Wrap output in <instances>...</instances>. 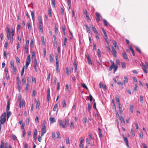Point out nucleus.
Returning <instances> with one entry per match:
<instances>
[{
	"instance_id": "obj_1",
	"label": "nucleus",
	"mask_w": 148,
	"mask_h": 148,
	"mask_svg": "<svg viewBox=\"0 0 148 148\" xmlns=\"http://www.w3.org/2000/svg\"><path fill=\"white\" fill-rule=\"evenodd\" d=\"M58 121L59 123L60 127H61L63 128H65L66 127L68 126L69 124V120L67 119H64L65 123L64 124L63 123V121L62 120H59Z\"/></svg>"
},
{
	"instance_id": "obj_2",
	"label": "nucleus",
	"mask_w": 148,
	"mask_h": 148,
	"mask_svg": "<svg viewBox=\"0 0 148 148\" xmlns=\"http://www.w3.org/2000/svg\"><path fill=\"white\" fill-rule=\"evenodd\" d=\"M6 121V113H3L0 119V122L1 124L4 123Z\"/></svg>"
},
{
	"instance_id": "obj_3",
	"label": "nucleus",
	"mask_w": 148,
	"mask_h": 148,
	"mask_svg": "<svg viewBox=\"0 0 148 148\" xmlns=\"http://www.w3.org/2000/svg\"><path fill=\"white\" fill-rule=\"evenodd\" d=\"M30 55H29L27 56V58L26 61V64L25 66V68L26 69H27L29 65L30 64Z\"/></svg>"
},
{
	"instance_id": "obj_4",
	"label": "nucleus",
	"mask_w": 148,
	"mask_h": 148,
	"mask_svg": "<svg viewBox=\"0 0 148 148\" xmlns=\"http://www.w3.org/2000/svg\"><path fill=\"white\" fill-rule=\"evenodd\" d=\"M112 53L114 57L116 58L117 57L116 53L117 52L113 46L112 47Z\"/></svg>"
},
{
	"instance_id": "obj_5",
	"label": "nucleus",
	"mask_w": 148,
	"mask_h": 148,
	"mask_svg": "<svg viewBox=\"0 0 148 148\" xmlns=\"http://www.w3.org/2000/svg\"><path fill=\"white\" fill-rule=\"evenodd\" d=\"M46 127L44 126V127H42L41 130V136H42L44 134L46 133Z\"/></svg>"
},
{
	"instance_id": "obj_6",
	"label": "nucleus",
	"mask_w": 148,
	"mask_h": 148,
	"mask_svg": "<svg viewBox=\"0 0 148 148\" xmlns=\"http://www.w3.org/2000/svg\"><path fill=\"white\" fill-rule=\"evenodd\" d=\"M84 13L85 14L86 16V17L87 18V20L88 21H90V18L89 17L88 15V14L87 13V11L86 10H84Z\"/></svg>"
},
{
	"instance_id": "obj_7",
	"label": "nucleus",
	"mask_w": 148,
	"mask_h": 148,
	"mask_svg": "<svg viewBox=\"0 0 148 148\" xmlns=\"http://www.w3.org/2000/svg\"><path fill=\"white\" fill-rule=\"evenodd\" d=\"M90 27L91 28L92 30L94 32L97 34V35H99V33L97 31L96 28H95V27L94 26H91Z\"/></svg>"
},
{
	"instance_id": "obj_8",
	"label": "nucleus",
	"mask_w": 148,
	"mask_h": 148,
	"mask_svg": "<svg viewBox=\"0 0 148 148\" xmlns=\"http://www.w3.org/2000/svg\"><path fill=\"white\" fill-rule=\"evenodd\" d=\"M96 20L97 22H99L100 20V17L101 16L100 14L96 12Z\"/></svg>"
},
{
	"instance_id": "obj_9",
	"label": "nucleus",
	"mask_w": 148,
	"mask_h": 148,
	"mask_svg": "<svg viewBox=\"0 0 148 148\" xmlns=\"http://www.w3.org/2000/svg\"><path fill=\"white\" fill-rule=\"evenodd\" d=\"M142 69L144 71V72L145 73H147V71L146 69V66L143 63H142Z\"/></svg>"
},
{
	"instance_id": "obj_10",
	"label": "nucleus",
	"mask_w": 148,
	"mask_h": 148,
	"mask_svg": "<svg viewBox=\"0 0 148 148\" xmlns=\"http://www.w3.org/2000/svg\"><path fill=\"white\" fill-rule=\"evenodd\" d=\"M7 34L8 39L9 40L10 37V29L8 26V25L7 26Z\"/></svg>"
},
{
	"instance_id": "obj_11",
	"label": "nucleus",
	"mask_w": 148,
	"mask_h": 148,
	"mask_svg": "<svg viewBox=\"0 0 148 148\" xmlns=\"http://www.w3.org/2000/svg\"><path fill=\"white\" fill-rule=\"evenodd\" d=\"M122 55L124 59H125L127 61H129V60L128 58L127 55L125 52L122 53Z\"/></svg>"
},
{
	"instance_id": "obj_12",
	"label": "nucleus",
	"mask_w": 148,
	"mask_h": 148,
	"mask_svg": "<svg viewBox=\"0 0 148 148\" xmlns=\"http://www.w3.org/2000/svg\"><path fill=\"white\" fill-rule=\"evenodd\" d=\"M110 62H111V64L110 66V68L109 69L110 71H111V70H112L113 69V67L114 66V63L113 61L111 60Z\"/></svg>"
},
{
	"instance_id": "obj_13",
	"label": "nucleus",
	"mask_w": 148,
	"mask_h": 148,
	"mask_svg": "<svg viewBox=\"0 0 148 148\" xmlns=\"http://www.w3.org/2000/svg\"><path fill=\"white\" fill-rule=\"evenodd\" d=\"M19 106L20 108L21 107H25V105L24 101H22V103L21 102V101H20L19 103Z\"/></svg>"
},
{
	"instance_id": "obj_14",
	"label": "nucleus",
	"mask_w": 148,
	"mask_h": 148,
	"mask_svg": "<svg viewBox=\"0 0 148 148\" xmlns=\"http://www.w3.org/2000/svg\"><path fill=\"white\" fill-rule=\"evenodd\" d=\"M123 138L126 146L128 147H129L128 141L127 140V138L126 137H123Z\"/></svg>"
},
{
	"instance_id": "obj_15",
	"label": "nucleus",
	"mask_w": 148,
	"mask_h": 148,
	"mask_svg": "<svg viewBox=\"0 0 148 148\" xmlns=\"http://www.w3.org/2000/svg\"><path fill=\"white\" fill-rule=\"evenodd\" d=\"M67 39L66 38H65L64 39L63 42V46L65 47H66V43L67 42Z\"/></svg>"
},
{
	"instance_id": "obj_16",
	"label": "nucleus",
	"mask_w": 148,
	"mask_h": 148,
	"mask_svg": "<svg viewBox=\"0 0 148 148\" xmlns=\"http://www.w3.org/2000/svg\"><path fill=\"white\" fill-rule=\"evenodd\" d=\"M85 25L87 31L89 33H91V31L89 27L86 24Z\"/></svg>"
},
{
	"instance_id": "obj_17",
	"label": "nucleus",
	"mask_w": 148,
	"mask_h": 148,
	"mask_svg": "<svg viewBox=\"0 0 148 148\" xmlns=\"http://www.w3.org/2000/svg\"><path fill=\"white\" fill-rule=\"evenodd\" d=\"M86 58H87V60L88 61V63L90 64H92V62L89 58V56H86Z\"/></svg>"
},
{
	"instance_id": "obj_18",
	"label": "nucleus",
	"mask_w": 148,
	"mask_h": 148,
	"mask_svg": "<svg viewBox=\"0 0 148 148\" xmlns=\"http://www.w3.org/2000/svg\"><path fill=\"white\" fill-rule=\"evenodd\" d=\"M31 16L32 17V19L33 20V22H34L35 21L34 19V13L33 11H31Z\"/></svg>"
},
{
	"instance_id": "obj_19",
	"label": "nucleus",
	"mask_w": 148,
	"mask_h": 148,
	"mask_svg": "<svg viewBox=\"0 0 148 148\" xmlns=\"http://www.w3.org/2000/svg\"><path fill=\"white\" fill-rule=\"evenodd\" d=\"M52 54H51L50 55V62L51 63H53V58L52 56Z\"/></svg>"
},
{
	"instance_id": "obj_20",
	"label": "nucleus",
	"mask_w": 148,
	"mask_h": 148,
	"mask_svg": "<svg viewBox=\"0 0 148 148\" xmlns=\"http://www.w3.org/2000/svg\"><path fill=\"white\" fill-rule=\"evenodd\" d=\"M124 79L123 80V83L124 84H125L126 83L128 82V78L126 76L124 77Z\"/></svg>"
},
{
	"instance_id": "obj_21",
	"label": "nucleus",
	"mask_w": 148,
	"mask_h": 148,
	"mask_svg": "<svg viewBox=\"0 0 148 148\" xmlns=\"http://www.w3.org/2000/svg\"><path fill=\"white\" fill-rule=\"evenodd\" d=\"M120 118L122 123L124 124L125 123V121L123 117L122 116H121L120 117Z\"/></svg>"
},
{
	"instance_id": "obj_22",
	"label": "nucleus",
	"mask_w": 148,
	"mask_h": 148,
	"mask_svg": "<svg viewBox=\"0 0 148 148\" xmlns=\"http://www.w3.org/2000/svg\"><path fill=\"white\" fill-rule=\"evenodd\" d=\"M27 24L28 26V28L29 31H30L32 29V26L29 22L27 23Z\"/></svg>"
},
{
	"instance_id": "obj_23",
	"label": "nucleus",
	"mask_w": 148,
	"mask_h": 148,
	"mask_svg": "<svg viewBox=\"0 0 148 148\" xmlns=\"http://www.w3.org/2000/svg\"><path fill=\"white\" fill-rule=\"evenodd\" d=\"M10 108V101H8L7 102V105L6 108L7 111H8Z\"/></svg>"
},
{
	"instance_id": "obj_24",
	"label": "nucleus",
	"mask_w": 148,
	"mask_h": 148,
	"mask_svg": "<svg viewBox=\"0 0 148 148\" xmlns=\"http://www.w3.org/2000/svg\"><path fill=\"white\" fill-rule=\"evenodd\" d=\"M38 21L39 24H43L42 22V17L41 16H39L38 17Z\"/></svg>"
},
{
	"instance_id": "obj_25",
	"label": "nucleus",
	"mask_w": 148,
	"mask_h": 148,
	"mask_svg": "<svg viewBox=\"0 0 148 148\" xmlns=\"http://www.w3.org/2000/svg\"><path fill=\"white\" fill-rule=\"evenodd\" d=\"M50 123H53L56 122L55 119L52 117H51L49 119Z\"/></svg>"
},
{
	"instance_id": "obj_26",
	"label": "nucleus",
	"mask_w": 148,
	"mask_h": 148,
	"mask_svg": "<svg viewBox=\"0 0 148 148\" xmlns=\"http://www.w3.org/2000/svg\"><path fill=\"white\" fill-rule=\"evenodd\" d=\"M62 103L63 107L64 108H66V101L65 100H63L62 101Z\"/></svg>"
},
{
	"instance_id": "obj_27",
	"label": "nucleus",
	"mask_w": 148,
	"mask_h": 148,
	"mask_svg": "<svg viewBox=\"0 0 148 148\" xmlns=\"http://www.w3.org/2000/svg\"><path fill=\"white\" fill-rule=\"evenodd\" d=\"M55 0H52V7L54 8L55 7Z\"/></svg>"
},
{
	"instance_id": "obj_28",
	"label": "nucleus",
	"mask_w": 148,
	"mask_h": 148,
	"mask_svg": "<svg viewBox=\"0 0 148 148\" xmlns=\"http://www.w3.org/2000/svg\"><path fill=\"white\" fill-rule=\"evenodd\" d=\"M68 6L69 7V9L71 8V0H67Z\"/></svg>"
},
{
	"instance_id": "obj_29",
	"label": "nucleus",
	"mask_w": 148,
	"mask_h": 148,
	"mask_svg": "<svg viewBox=\"0 0 148 148\" xmlns=\"http://www.w3.org/2000/svg\"><path fill=\"white\" fill-rule=\"evenodd\" d=\"M97 54L99 57L100 58L101 57V52L99 49H98L97 52Z\"/></svg>"
},
{
	"instance_id": "obj_30",
	"label": "nucleus",
	"mask_w": 148,
	"mask_h": 148,
	"mask_svg": "<svg viewBox=\"0 0 148 148\" xmlns=\"http://www.w3.org/2000/svg\"><path fill=\"white\" fill-rule=\"evenodd\" d=\"M113 68L114 69V73H115V71L118 69V66L117 65H114Z\"/></svg>"
},
{
	"instance_id": "obj_31",
	"label": "nucleus",
	"mask_w": 148,
	"mask_h": 148,
	"mask_svg": "<svg viewBox=\"0 0 148 148\" xmlns=\"http://www.w3.org/2000/svg\"><path fill=\"white\" fill-rule=\"evenodd\" d=\"M10 67L11 68H13L14 67V62L12 61H11L10 62Z\"/></svg>"
},
{
	"instance_id": "obj_32",
	"label": "nucleus",
	"mask_w": 148,
	"mask_h": 148,
	"mask_svg": "<svg viewBox=\"0 0 148 148\" xmlns=\"http://www.w3.org/2000/svg\"><path fill=\"white\" fill-rule=\"evenodd\" d=\"M62 31L64 34V35H65V28L64 26H63L62 27Z\"/></svg>"
},
{
	"instance_id": "obj_33",
	"label": "nucleus",
	"mask_w": 148,
	"mask_h": 148,
	"mask_svg": "<svg viewBox=\"0 0 148 148\" xmlns=\"http://www.w3.org/2000/svg\"><path fill=\"white\" fill-rule=\"evenodd\" d=\"M130 49L131 51H132V54L133 56H135V54L134 53V51L133 49H132V47L131 46H130Z\"/></svg>"
},
{
	"instance_id": "obj_34",
	"label": "nucleus",
	"mask_w": 148,
	"mask_h": 148,
	"mask_svg": "<svg viewBox=\"0 0 148 148\" xmlns=\"http://www.w3.org/2000/svg\"><path fill=\"white\" fill-rule=\"evenodd\" d=\"M57 134V139L60 138V134L59 132H56Z\"/></svg>"
},
{
	"instance_id": "obj_35",
	"label": "nucleus",
	"mask_w": 148,
	"mask_h": 148,
	"mask_svg": "<svg viewBox=\"0 0 148 148\" xmlns=\"http://www.w3.org/2000/svg\"><path fill=\"white\" fill-rule=\"evenodd\" d=\"M7 119L10 117V116L11 115V112H8L7 111Z\"/></svg>"
},
{
	"instance_id": "obj_36",
	"label": "nucleus",
	"mask_w": 148,
	"mask_h": 148,
	"mask_svg": "<svg viewBox=\"0 0 148 148\" xmlns=\"http://www.w3.org/2000/svg\"><path fill=\"white\" fill-rule=\"evenodd\" d=\"M113 44L115 48L117 47L118 48V47L117 46V43L115 41H114Z\"/></svg>"
},
{
	"instance_id": "obj_37",
	"label": "nucleus",
	"mask_w": 148,
	"mask_h": 148,
	"mask_svg": "<svg viewBox=\"0 0 148 148\" xmlns=\"http://www.w3.org/2000/svg\"><path fill=\"white\" fill-rule=\"evenodd\" d=\"M4 143L3 140H1V145H0V148H4Z\"/></svg>"
},
{
	"instance_id": "obj_38",
	"label": "nucleus",
	"mask_w": 148,
	"mask_h": 148,
	"mask_svg": "<svg viewBox=\"0 0 148 148\" xmlns=\"http://www.w3.org/2000/svg\"><path fill=\"white\" fill-rule=\"evenodd\" d=\"M40 103L38 101H37L36 104V109H37L39 108V107L40 106Z\"/></svg>"
},
{
	"instance_id": "obj_39",
	"label": "nucleus",
	"mask_w": 148,
	"mask_h": 148,
	"mask_svg": "<svg viewBox=\"0 0 148 148\" xmlns=\"http://www.w3.org/2000/svg\"><path fill=\"white\" fill-rule=\"evenodd\" d=\"M4 71L5 74L7 75L8 73V68L7 67H5L4 69Z\"/></svg>"
},
{
	"instance_id": "obj_40",
	"label": "nucleus",
	"mask_w": 148,
	"mask_h": 148,
	"mask_svg": "<svg viewBox=\"0 0 148 148\" xmlns=\"http://www.w3.org/2000/svg\"><path fill=\"white\" fill-rule=\"evenodd\" d=\"M25 67V66H24L23 68V69L21 71V76H22L23 74V73H24V71Z\"/></svg>"
},
{
	"instance_id": "obj_41",
	"label": "nucleus",
	"mask_w": 148,
	"mask_h": 148,
	"mask_svg": "<svg viewBox=\"0 0 148 148\" xmlns=\"http://www.w3.org/2000/svg\"><path fill=\"white\" fill-rule=\"evenodd\" d=\"M121 65L123 69H125L126 68V65L125 64L124 62H122Z\"/></svg>"
},
{
	"instance_id": "obj_42",
	"label": "nucleus",
	"mask_w": 148,
	"mask_h": 148,
	"mask_svg": "<svg viewBox=\"0 0 148 148\" xmlns=\"http://www.w3.org/2000/svg\"><path fill=\"white\" fill-rule=\"evenodd\" d=\"M81 85L83 87L85 88L88 90V88L86 86V85L85 84H84V83L82 84H81Z\"/></svg>"
},
{
	"instance_id": "obj_43",
	"label": "nucleus",
	"mask_w": 148,
	"mask_h": 148,
	"mask_svg": "<svg viewBox=\"0 0 148 148\" xmlns=\"http://www.w3.org/2000/svg\"><path fill=\"white\" fill-rule=\"evenodd\" d=\"M115 98L117 102H120L119 97L118 95H116Z\"/></svg>"
},
{
	"instance_id": "obj_44",
	"label": "nucleus",
	"mask_w": 148,
	"mask_h": 148,
	"mask_svg": "<svg viewBox=\"0 0 148 148\" xmlns=\"http://www.w3.org/2000/svg\"><path fill=\"white\" fill-rule=\"evenodd\" d=\"M20 27L21 25H17V31L18 32H20Z\"/></svg>"
},
{
	"instance_id": "obj_45",
	"label": "nucleus",
	"mask_w": 148,
	"mask_h": 148,
	"mask_svg": "<svg viewBox=\"0 0 148 148\" xmlns=\"http://www.w3.org/2000/svg\"><path fill=\"white\" fill-rule=\"evenodd\" d=\"M43 52L44 56V57H45L46 55V49L45 48L43 49Z\"/></svg>"
},
{
	"instance_id": "obj_46",
	"label": "nucleus",
	"mask_w": 148,
	"mask_h": 148,
	"mask_svg": "<svg viewBox=\"0 0 148 148\" xmlns=\"http://www.w3.org/2000/svg\"><path fill=\"white\" fill-rule=\"evenodd\" d=\"M103 23H104V25L105 26H108V22H107V21L106 20H105L104 19H103Z\"/></svg>"
},
{
	"instance_id": "obj_47",
	"label": "nucleus",
	"mask_w": 148,
	"mask_h": 148,
	"mask_svg": "<svg viewBox=\"0 0 148 148\" xmlns=\"http://www.w3.org/2000/svg\"><path fill=\"white\" fill-rule=\"evenodd\" d=\"M13 69H14L13 73L14 74L16 75V67L15 66Z\"/></svg>"
},
{
	"instance_id": "obj_48",
	"label": "nucleus",
	"mask_w": 148,
	"mask_h": 148,
	"mask_svg": "<svg viewBox=\"0 0 148 148\" xmlns=\"http://www.w3.org/2000/svg\"><path fill=\"white\" fill-rule=\"evenodd\" d=\"M131 133L133 136H134L135 135L134 131L133 129H131Z\"/></svg>"
},
{
	"instance_id": "obj_49",
	"label": "nucleus",
	"mask_w": 148,
	"mask_h": 148,
	"mask_svg": "<svg viewBox=\"0 0 148 148\" xmlns=\"http://www.w3.org/2000/svg\"><path fill=\"white\" fill-rule=\"evenodd\" d=\"M130 110L131 112H133V106L132 105H130Z\"/></svg>"
},
{
	"instance_id": "obj_50",
	"label": "nucleus",
	"mask_w": 148,
	"mask_h": 148,
	"mask_svg": "<svg viewBox=\"0 0 148 148\" xmlns=\"http://www.w3.org/2000/svg\"><path fill=\"white\" fill-rule=\"evenodd\" d=\"M28 83H27L26 84V88H25V91L26 92H27L28 91Z\"/></svg>"
},
{
	"instance_id": "obj_51",
	"label": "nucleus",
	"mask_w": 148,
	"mask_h": 148,
	"mask_svg": "<svg viewBox=\"0 0 148 148\" xmlns=\"http://www.w3.org/2000/svg\"><path fill=\"white\" fill-rule=\"evenodd\" d=\"M66 142L67 144H70L69 140L68 137L66 138Z\"/></svg>"
},
{
	"instance_id": "obj_52",
	"label": "nucleus",
	"mask_w": 148,
	"mask_h": 148,
	"mask_svg": "<svg viewBox=\"0 0 148 148\" xmlns=\"http://www.w3.org/2000/svg\"><path fill=\"white\" fill-rule=\"evenodd\" d=\"M21 95H19L18 96V101L19 103L20 101H21Z\"/></svg>"
},
{
	"instance_id": "obj_53",
	"label": "nucleus",
	"mask_w": 148,
	"mask_h": 148,
	"mask_svg": "<svg viewBox=\"0 0 148 148\" xmlns=\"http://www.w3.org/2000/svg\"><path fill=\"white\" fill-rule=\"evenodd\" d=\"M34 47V42L33 41H32L30 42V47Z\"/></svg>"
},
{
	"instance_id": "obj_54",
	"label": "nucleus",
	"mask_w": 148,
	"mask_h": 148,
	"mask_svg": "<svg viewBox=\"0 0 148 148\" xmlns=\"http://www.w3.org/2000/svg\"><path fill=\"white\" fill-rule=\"evenodd\" d=\"M135 87L134 88V91H136L137 90V88H138V86L136 84H135Z\"/></svg>"
},
{
	"instance_id": "obj_55",
	"label": "nucleus",
	"mask_w": 148,
	"mask_h": 148,
	"mask_svg": "<svg viewBox=\"0 0 148 148\" xmlns=\"http://www.w3.org/2000/svg\"><path fill=\"white\" fill-rule=\"evenodd\" d=\"M140 102L142 103V102L143 101V96H140Z\"/></svg>"
},
{
	"instance_id": "obj_56",
	"label": "nucleus",
	"mask_w": 148,
	"mask_h": 148,
	"mask_svg": "<svg viewBox=\"0 0 148 148\" xmlns=\"http://www.w3.org/2000/svg\"><path fill=\"white\" fill-rule=\"evenodd\" d=\"M26 134V132L25 130H23V137H24L25 136Z\"/></svg>"
},
{
	"instance_id": "obj_57",
	"label": "nucleus",
	"mask_w": 148,
	"mask_h": 148,
	"mask_svg": "<svg viewBox=\"0 0 148 148\" xmlns=\"http://www.w3.org/2000/svg\"><path fill=\"white\" fill-rule=\"evenodd\" d=\"M58 106L57 104H56L54 106V108H53V110L54 111H56V110Z\"/></svg>"
},
{
	"instance_id": "obj_58",
	"label": "nucleus",
	"mask_w": 148,
	"mask_h": 148,
	"mask_svg": "<svg viewBox=\"0 0 148 148\" xmlns=\"http://www.w3.org/2000/svg\"><path fill=\"white\" fill-rule=\"evenodd\" d=\"M25 125V124L24 123H23L22 124L21 126V129L23 130H25V129H24Z\"/></svg>"
},
{
	"instance_id": "obj_59",
	"label": "nucleus",
	"mask_w": 148,
	"mask_h": 148,
	"mask_svg": "<svg viewBox=\"0 0 148 148\" xmlns=\"http://www.w3.org/2000/svg\"><path fill=\"white\" fill-rule=\"evenodd\" d=\"M88 136L89 137V138L90 140H92V135L91 134L89 133L88 134Z\"/></svg>"
},
{
	"instance_id": "obj_60",
	"label": "nucleus",
	"mask_w": 148,
	"mask_h": 148,
	"mask_svg": "<svg viewBox=\"0 0 148 148\" xmlns=\"http://www.w3.org/2000/svg\"><path fill=\"white\" fill-rule=\"evenodd\" d=\"M32 81L33 82H34V83H36V81L35 79L33 77H32Z\"/></svg>"
},
{
	"instance_id": "obj_61",
	"label": "nucleus",
	"mask_w": 148,
	"mask_h": 148,
	"mask_svg": "<svg viewBox=\"0 0 148 148\" xmlns=\"http://www.w3.org/2000/svg\"><path fill=\"white\" fill-rule=\"evenodd\" d=\"M84 142V140L83 138L81 137L80 138V144Z\"/></svg>"
},
{
	"instance_id": "obj_62",
	"label": "nucleus",
	"mask_w": 148,
	"mask_h": 148,
	"mask_svg": "<svg viewBox=\"0 0 148 148\" xmlns=\"http://www.w3.org/2000/svg\"><path fill=\"white\" fill-rule=\"evenodd\" d=\"M91 106L90 103L88 104V109L89 111L91 109Z\"/></svg>"
},
{
	"instance_id": "obj_63",
	"label": "nucleus",
	"mask_w": 148,
	"mask_h": 148,
	"mask_svg": "<svg viewBox=\"0 0 148 148\" xmlns=\"http://www.w3.org/2000/svg\"><path fill=\"white\" fill-rule=\"evenodd\" d=\"M8 45V41H5V44L4 45V47H5L6 49L7 48V46Z\"/></svg>"
},
{
	"instance_id": "obj_64",
	"label": "nucleus",
	"mask_w": 148,
	"mask_h": 148,
	"mask_svg": "<svg viewBox=\"0 0 148 148\" xmlns=\"http://www.w3.org/2000/svg\"><path fill=\"white\" fill-rule=\"evenodd\" d=\"M136 49L137 51H138L140 53H141V51L140 50L138 47H136Z\"/></svg>"
}]
</instances>
